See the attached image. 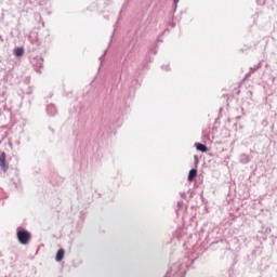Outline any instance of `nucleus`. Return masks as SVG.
I'll return each instance as SVG.
<instances>
[{"label": "nucleus", "instance_id": "obj_1", "mask_svg": "<svg viewBox=\"0 0 277 277\" xmlns=\"http://www.w3.org/2000/svg\"><path fill=\"white\" fill-rule=\"evenodd\" d=\"M198 259L197 258H184L182 262H176L171 266V269L168 271L166 277H185L186 271H188L194 262Z\"/></svg>", "mask_w": 277, "mask_h": 277}, {"label": "nucleus", "instance_id": "obj_2", "mask_svg": "<svg viewBox=\"0 0 277 277\" xmlns=\"http://www.w3.org/2000/svg\"><path fill=\"white\" fill-rule=\"evenodd\" d=\"M16 237L22 246H27L31 239V233L23 227H17L16 229Z\"/></svg>", "mask_w": 277, "mask_h": 277}, {"label": "nucleus", "instance_id": "obj_3", "mask_svg": "<svg viewBox=\"0 0 277 277\" xmlns=\"http://www.w3.org/2000/svg\"><path fill=\"white\" fill-rule=\"evenodd\" d=\"M8 155L5 154V151H1L0 153V168L3 172H8V170L10 169V164L8 163Z\"/></svg>", "mask_w": 277, "mask_h": 277}, {"label": "nucleus", "instance_id": "obj_4", "mask_svg": "<svg viewBox=\"0 0 277 277\" xmlns=\"http://www.w3.org/2000/svg\"><path fill=\"white\" fill-rule=\"evenodd\" d=\"M31 64L36 68L37 71H39L38 69H42L43 68V58H42V56L37 55V56L32 57L31 58Z\"/></svg>", "mask_w": 277, "mask_h": 277}, {"label": "nucleus", "instance_id": "obj_5", "mask_svg": "<svg viewBox=\"0 0 277 277\" xmlns=\"http://www.w3.org/2000/svg\"><path fill=\"white\" fill-rule=\"evenodd\" d=\"M45 110L50 117H54L57 114V108L54 104H49Z\"/></svg>", "mask_w": 277, "mask_h": 277}, {"label": "nucleus", "instance_id": "obj_6", "mask_svg": "<svg viewBox=\"0 0 277 277\" xmlns=\"http://www.w3.org/2000/svg\"><path fill=\"white\" fill-rule=\"evenodd\" d=\"M198 175V170L197 168H192L188 172V176H187V181L189 183L194 182V180L196 179V176Z\"/></svg>", "mask_w": 277, "mask_h": 277}, {"label": "nucleus", "instance_id": "obj_7", "mask_svg": "<svg viewBox=\"0 0 277 277\" xmlns=\"http://www.w3.org/2000/svg\"><path fill=\"white\" fill-rule=\"evenodd\" d=\"M24 53H25V50L23 47H16L14 48L13 50V55L16 57V58H21L24 56Z\"/></svg>", "mask_w": 277, "mask_h": 277}, {"label": "nucleus", "instance_id": "obj_8", "mask_svg": "<svg viewBox=\"0 0 277 277\" xmlns=\"http://www.w3.org/2000/svg\"><path fill=\"white\" fill-rule=\"evenodd\" d=\"M195 147H196L197 151H200L202 154L208 151V146L206 144H203V143L196 142L195 143Z\"/></svg>", "mask_w": 277, "mask_h": 277}, {"label": "nucleus", "instance_id": "obj_9", "mask_svg": "<svg viewBox=\"0 0 277 277\" xmlns=\"http://www.w3.org/2000/svg\"><path fill=\"white\" fill-rule=\"evenodd\" d=\"M64 256H65V250L64 249H58V251L56 252V255H55V261L57 263H60L64 260Z\"/></svg>", "mask_w": 277, "mask_h": 277}, {"label": "nucleus", "instance_id": "obj_10", "mask_svg": "<svg viewBox=\"0 0 277 277\" xmlns=\"http://www.w3.org/2000/svg\"><path fill=\"white\" fill-rule=\"evenodd\" d=\"M250 160H251L250 155H248V154H241V155H240V162H241L242 164L249 163Z\"/></svg>", "mask_w": 277, "mask_h": 277}, {"label": "nucleus", "instance_id": "obj_11", "mask_svg": "<svg viewBox=\"0 0 277 277\" xmlns=\"http://www.w3.org/2000/svg\"><path fill=\"white\" fill-rule=\"evenodd\" d=\"M261 234L269 235L272 233V228L267 225H262V229L259 230Z\"/></svg>", "mask_w": 277, "mask_h": 277}, {"label": "nucleus", "instance_id": "obj_12", "mask_svg": "<svg viewBox=\"0 0 277 277\" xmlns=\"http://www.w3.org/2000/svg\"><path fill=\"white\" fill-rule=\"evenodd\" d=\"M261 67H262V62H260L259 64H256V65L250 67L251 74L253 75L255 71H258L259 69H261Z\"/></svg>", "mask_w": 277, "mask_h": 277}, {"label": "nucleus", "instance_id": "obj_13", "mask_svg": "<svg viewBox=\"0 0 277 277\" xmlns=\"http://www.w3.org/2000/svg\"><path fill=\"white\" fill-rule=\"evenodd\" d=\"M133 87H135V89H137V88L140 87V83H138V80H137V79L132 80L130 90H132Z\"/></svg>", "mask_w": 277, "mask_h": 277}, {"label": "nucleus", "instance_id": "obj_14", "mask_svg": "<svg viewBox=\"0 0 277 277\" xmlns=\"http://www.w3.org/2000/svg\"><path fill=\"white\" fill-rule=\"evenodd\" d=\"M194 162H195V169H197L198 164H199V158L197 155L194 156Z\"/></svg>", "mask_w": 277, "mask_h": 277}, {"label": "nucleus", "instance_id": "obj_15", "mask_svg": "<svg viewBox=\"0 0 277 277\" xmlns=\"http://www.w3.org/2000/svg\"><path fill=\"white\" fill-rule=\"evenodd\" d=\"M149 54H154L156 55L157 54V47H154L149 50Z\"/></svg>", "mask_w": 277, "mask_h": 277}, {"label": "nucleus", "instance_id": "obj_16", "mask_svg": "<svg viewBox=\"0 0 277 277\" xmlns=\"http://www.w3.org/2000/svg\"><path fill=\"white\" fill-rule=\"evenodd\" d=\"M130 43L133 45V48H134V45L137 43V37H134L131 41H130Z\"/></svg>", "mask_w": 277, "mask_h": 277}, {"label": "nucleus", "instance_id": "obj_17", "mask_svg": "<svg viewBox=\"0 0 277 277\" xmlns=\"http://www.w3.org/2000/svg\"><path fill=\"white\" fill-rule=\"evenodd\" d=\"M266 0H256L258 5L262 6L264 5Z\"/></svg>", "mask_w": 277, "mask_h": 277}, {"label": "nucleus", "instance_id": "obj_18", "mask_svg": "<svg viewBox=\"0 0 277 277\" xmlns=\"http://www.w3.org/2000/svg\"><path fill=\"white\" fill-rule=\"evenodd\" d=\"M106 53H107V49L105 50V52L100 57L101 63H103V61L105 60Z\"/></svg>", "mask_w": 277, "mask_h": 277}, {"label": "nucleus", "instance_id": "obj_19", "mask_svg": "<svg viewBox=\"0 0 277 277\" xmlns=\"http://www.w3.org/2000/svg\"><path fill=\"white\" fill-rule=\"evenodd\" d=\"M172 9H173V14H174L177 10V3L173 2Z\"/></svg>", "mask_w": 277, "mask_h": 277}, {"label": "nucleus", "instance_id": "obj_20", "mask_svg": "<svg viewBox=\"0 0 277 277\" xmlns=\"http://www.w3.org/2000/svg\"><path fill=\"white\" fill-rule=\"evenodd\" d=\"M222 243V240H214L213 242H211L210 247H213L214 245H217V243Z\"/></svg>", "mask_w": 277, "mask_h": 277}, {"label": "nucleus", "instance_id": "obj_21", "mask_svg": "<svg viewBox=\"0 0 277 277\" xmlns=\"http://www.w3.org/2000/svg\"><path fill=\"white\" fill-rule=\"evenodd\" d=\"M163 70H166V71H169L170 70V67H169V65H162V67H161Z\"/></svg>", "mask_w": 277, "mask_h": 277}, {"label": "nucleus", "instance_id": "obj_22", "mask_svg": "<svg viewBox=\"0 0 277 277\" xmlns=\"http://www.w3.org/2000/svg\"><path fill=\"white\" fill-rule=\"evenodd\" d=\"M252 75H253V74H252L251 71L247 72L245 80H246V79H249Z\"/></svg>", "mask_w": 277, "mask_h": 277}, {"label": "nucleus", "instance_id": "obj_23", "mask_svg": "<svg viewBox=\"0 0 277 277\" xmlns=\"http://www.w3.org/2000/svg\"><path fill=\"white\" fill-rule=\"evenodd\" d=\"M183 205H184V201H183V200L177 201V206H179V208H182V207H183Z\"/></svg>", "mask_w": 277, "mask_h": 277}, {"label": "nucleus", "instance_id": "obj_24", "mask_svg": "<svg viewBox=\"0 0 277 277\" xmlns=\"http://www.w3.org/2000/svg\"><path fill=\"white\" fill-rule=\"evenodd\" d=\"M262 126L265 127V128L267 127V120H266V119H264V120L262 121Z\"/></svg>", "mask_w": 277, "mask_h": 277}, {"label": "nucleus", "instance_id": "obj_25", "mask_svg": "<svg viewBox=\"0 0 277 277\" xmlns=\"http://www.w3.org/2000/svg\"><path fill=\"white\" fill-rule=\"evenodd\" d=\"M181 197H182L183 199H185V198H186V194H185V192L181 193Z\"/></svg>", "mask_w": 277, "mask_h": 277}, {"label": "nucleus", "instance_id": "obj_26", "mask_svg": "<svg viewBox=\"0 0 277 277\" xmlns=\"http://www.w3.org/2000/svg\"><path fill=\"white\" fill-rule=\"evenodd\" d=\"M128 3H129V0H126V2H124V4H123L122 9H124V8L128 5Z\"/></svg>", "mask_w": 277, "mask_h": 277}, {"label": "nucleus", "instance_id": "obj_27", "mask_svg": "<svg viewBox=\"0 0 277 277\" xmlns=\"http://www.w3.org/2000/svg\"><path fill=\"white\" fill-rule=\"evenodd\" d=\"M241 119V116H237L236 120L239 121Z\"/></svg>", "mask_w": 277, "mask_h": 277}, {"label": "nucleus", "instance_id": "obj_28", "mask_svg": "<svg viewBox=\"0 0 277 277\" xmlns=\"http://www.w3.org/2000/svg\"><path fill=\"white\" fill-rule=\"evenodd\" d=\"M173 2H174L175 4H177V3L180 2V0H173Z\"/></svg>", "mask_w": 277, "mask_h": 277}, {"label": "nucleus", "instance_id": "obj_29", "mask_svg": "<svg viewBox=\"0 0 277 277\" xmlns=\"http://www.w3.org/2000/svg\"><path fill=\"white\" fill-rule=\"evenodd\" d=\"M113 38H114V34L111 35V37H110V41H109V44L111 43V40H113Z\"/></svg>", "mask_w": 277, "mask_h": 277}, {"label": "nucleus", "instance_id": "obj_30", "mask_svg": "<svg viewBox=\"0 0 277 277\" xmlns=\"http://www.w3.org/2000/svg\"><path fill=\"white\" fill-rule=\"evenodd\" d=\"M157 40H158V42H162V40L160 39V37H158V39H157Z\"/></svg>", "mask_w": 277, "mask_h": 277}, {"label": "nucleus", "instance_id": "obj_31", "mask_svg": "<svg viewBox=\"0 0 277 277\" xmlns=\"http://www.w3.org/2000/svg\"><path fill=\"white\" fill-rule=\"evenodd\" d=\"M234 127H235V130H237V122H236V123H234Z\"/></svg>", "mask_w": 277, "mask_h": 277}, {"label": "nucleus", "instance_id": "obj_32", "mask_svg": "<svg viewBox=\"0 0 277 277\" xmlns=\"http://www.w3.org/2000/svg\"><path fill=\"white\" fill-rule=\"evenodd\" d=\"M137 32H138V29L135 30V35H137Z\"/></svg>", "mask_w": 277, "mask_h": 277}, {"label": "nucleus", "instance_id": "obj_33", "mask_svg": "<svg viewBox=\"0 0 277 277\" xmlns=\"http://www.w3.org/2000/svg\"><path fill=\"white\" fill-rule=\"evenodd\" d=\"M27 94H28V95L31 94V91H28Z\"/></svg>", "mask_w": 277, "mask_h": 277}, {"label": "nucleus", "instance_id": "obj_34", "mask_svg": "<svg viewBox=\"0 0 277 277\" xmlns=\"http://www.w3.org/2000/svg\"><path fill=\"white\" fill-rule=\"evenodd\" d=\"M151 61H153V60L149 57V63H151Z\"/></svg>", "mask_w": 277, "mask_h": 277}, {"label": "nucleus", "instance_id": "obj_35", "mask_svg": "<svg viewBox=\"0 0 277 277\" xmlns=\"http://www.w3.org/2000/svg\"><path fill=\"white\" fill-rule=\"evenodd\" d=\"M48 39H50L49 35H47Z\"/></svg>", "mask_w": 277, "mask_h": 277}]
</instances>
